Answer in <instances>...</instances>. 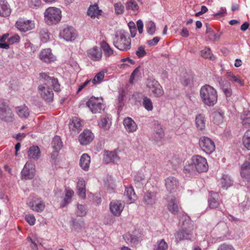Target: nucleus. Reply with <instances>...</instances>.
Returning a JSON list of instances; mask_svg holds the SVG:
<instances>
[{
	"mask_svg": "<svg viewBox=\"0 0 250 250\" xmlns=\"http://www.w3.org/2000/svg\"><path fill=\"white\" fill-rule=\"evenodd\" d=\"M208 169L207 159L199 155L193 156L190 163L186 164L184 167V172L186 175H193L195 172L202 173L206 172Z\"/></svg>",
	"mask_w": 250,
	"mask_h": 250,
	"instance_id": "f257e3e1",
	"label": "nucleus"
},
{
	"mask_svg": "<svg viewBox=\"0 0 250 250\" xmlns=\"http://www.w3.org/2000/svg\"><path fill=\"white\" fill-rule=\"evenodd\" d=\"M200 97L202 103L208 106H213L217 102V92L209 84H205L201 87Z\"/></svg>",
	"mask_w": 250,
	"mask_h": 250,
	"instance_id": "f03ea898",
	"label": "nucleus"
},
{
	"mask_svg": "<svg viewBox=\"0 0 250 250\" xmlns=\"http://www.w3.org/2000/svg\"><path fill=\"white\" fill-rule=\"evenodd\" d=\"M113 43L114 46L122 51H126L131 48V39L127 31L119 30L116 31Z\"/></svg>",
	"mask_w": 250,
	"mask_h": 250,
	"instance_id": "7ed1b4c3",
	"label": "nucleus"
},
{
	"mask_svg": "<svg viewBox=\"0 0 250 250\" xmlns=\"http://www.w3.org/2000/svg\"><path fill=\"white\" fill-rule=\"evenodd\" d=\"M44 16L45 21L47 24H55L61 21L62 12L59 8L50 7L45 10Z\"/></svg>",
	"mask_w": 250,
	"mask_h": 250,
	"instance_id": "20e7f679",
	"label": "nucleus"
},
{
	"mask_svg": "<svg viewBox=\"0 0 250 250\" xmlns=\"http://www.w3.org/2000/svg\"><path fill=\"white\" fill-rule=\"evenodd\" d=\"M146 87L150 95L154 97H160L164 94V90L161 84L154 79H147Z\"/></svg>",
	"mask_w": 250,
	"mask_h": 250,
	"instance_id": "39448f33",
	"label": "nucleus"
},
{
	"mask_svg": "<svg viewBox=\"0 0 250 250\" xmlns=\"http://www.w3.org/2000/svg\"><path fill=\"white\" fill-rule=\"evenodd\" d=\"M86 105L92 113H101L104 109V105L103 104L102 99L91 97L86 102Z\"/></svg>",
	"mask_w": 250,
	"mask_h": 250,
	"instance_id": "423d86ee",
	"label": "nucleus"
},
{
	"mask_svg": "<svg viewBox=\"0 0 250 250\" xmlns=\"http://www.w3.org/2000/svg\"><path fill=\"white\" fill-rule=\"evenodd\" d=\"M0 119L6 122L13 121L14 114L9 105L5 102L0 101Z\"/></svg>",
	"mask_w": 250,
	"mask_h": 250,
	"instance_id": "0eeeda50",
	"label": "nucleus"
},
{
	"mask_svg": "<svg viewBox=\"0 0 250 250\" xmlns=\"http://www.w3.org/2000/svg\"><path fill=\"white\" fill-rule=\"evenodd\" d=\"M199 144L201 149L207 154H211L215 149L214 142L207 137H201L199 139Z\"/></svg>",
	"mask_w": 250,
	"mask_h": 250,
	"instance_id": "6e6552de",
	"label": "nucleus"
},
{
	"mask_svg": "<svg viewBox=\"0 0 250 250\" xmlns=\"http://www.w3.org/2000/svg\"><path fill=\"white\" fill-rule=\"evenodd\" d=\"M60 36L66 41L72 42L76 38L77 34L73 27L66 26L61 31Z\"/></svg>",
	"mask_w": 250,
	"mask_h": 250,
	"instance_id": "1a4fd4ad",
	"label": "nucleus"
},
{
	"mask_svg": "<svg viewBox=\"0 0 250 250\" xmlns=\"http://www.w3.org/2000/svg\"><path fill=\"white\" fill-rule=\"evenodd\" d=\"M30 208L36 212H42L45 207V203L40 197H34L28 203Z\"/></svg>",
	"mask_w": 250,
	"mask_h": 250,
	"instance_id": "9d476101",
	"label": "nucleus"
},
{
	"mask_svg": "<svg viewBox=\"0 0 250 250\" xmlns=\"http://www.w3.org/2000/svg\"><path fill=\"white\" fill-rule=\"evenodd\" d=\"M16 26L20 31L25 32L33 29L35 23L32 20L21 18L17 21Z\"/></svg>",
	"mask_w": 250,
	"mask_h": 250,
	"instance_id": "9b49d317",
	"label": "nucleus"
},
{
	"mask_svg": "<svg viewBox=\"0 0 250 250\" xmlns=\"http://www.w3.org/2000/svg\"><path fill=\"white\" fill-rule=\"evenodd\" d=\"M35 173V166L31 162H27L21 170V177L24 180L32 179Z\"/></svg>",
	"mask_w": 250,
	"mask_h": 250,
	"instance_id": "f8f14e48",
	"label": "nucleus"
},
{
	"mask_svg": "<svg viewBox=\"0 0 250 250\" xmlns=\"http://www.w3.org/2000/svg\"><path fill=\"white\" fill-rule=\"evenodd\" d=\"M192 229L193 228L188 229H182L176 231L174 234L175 242L178 243L181 241L191 239L193 234Z\"/></svg>",
	"mask_w": 250,
	"mask_h": 250,
	"instance_id": "ddd939ff",
	"label": "nucleus"
},
{
	"mask_svg": "<svg viewBox=\"0 0 250 250\" xmlns=\"http://www.w3.org/2000/svg\"><path fill=\"white\" fill-rule=\"evenodd\" d=\"M165 187L169 193L175 192L179 186L178 180L173 176H169L165 180Z\"/></svg>",
	"mask_w": 250,
	"mask_h": 250,
	"instance_id": "4468645a",
	"label": "nucleus"
},
{
	"mask_svg": "<svg viewBox=\"0 0 250 250\" xmlns=\"http://www.w3.org/2000/svg\"><path fill=\"white\" fill-rule=\"evenodd\" d=\"M124 207V202L120 200L112 201L109 206L110 211L116 216H119L121 215Z\"/></svg>",
	"mask_w": 250,
	"mask_h": 250,
	"instance_id": "2eb2a0df",
	"label": "nucleus"
},
{
	"mask_svg": "<svg viewBox=\"0 0 250 250\" xmlns=\"http://www.w3.org/2000/svg\"><path fill=\"white\" fill-rule=\"evenodd\" d=\"M38 89L40 94L45 101L50 102L53 100L54 93L51 88L40 85Z\"/></svg>",
	"mask_w": 250,
	"mask_h": 250,
	"instance_id": "dca6fc26",
	"label": "nucleus"
},
{
	"mask_svg": "<svg viewBox=\"0 0 250 250\" xmlns=\"http://www.w3.org/2000/svg\"><path fill=\"white\" fill-rule=\"evenodd\" d=\"M40 75L41 78L46 82V83L51 84L53 86L55 91L59 92L60 91V85L57 79L49 76L46 73H41Z\"/></svg>",
	"mask_w": 250,
	"mask_h": 250,
	"instance_id": "f3484780",
	"label": "nucleus"
},
{
	"mask_svg": "<svg viewBox=\"0 0 250 250\" xmlns=\"http://www.w3.org/2000/svg\"><path fill=\"white\" fill-rule=\"evenodd\" d=\"M157 200L156 192L155 191H147L145 193L143 202V203L147 206L152 207L154 206Z\"/></svg>",
	"mask_w": 250,
	"mask_h": 250,
	"instance_id": "a211bd4d",
	"label": "nucleus"
},
{
	"mask_svg": "<svg viewBox=\"0 0 250 250\" xmlns=\"http://www.w3.org/2000/svg\"><path fill=\"white\" fill-rule=\"evenodd\" d=\"M39 58L42 62L51 63L56 60V57L52 54L50 48L43 49L39 54Z\"/></svg>",
	"mask_w": 250,
	"mask_h": 250,
	"instance_id": "6ab92c4d",
	"label": "nucleus"
},
{
	"mask_svg": "<svg viewBox=\"0 0 250 250\" xmlns=\"http://www.w3.org/2000/svg\"><path fill=\"white\" fill-rule=\"evenodd\" d=\"M94 138V135L89 130H84L79 137V141L82 145L89 144Z\"/></svg>",
	"mask_w": 250,
	"mask_h": 250,
	"instance_id": "aec40b11",
	"label": "nucleus"
},
{
	"mask_svg": "<svg viewBox=\"0 0 250 250\" xmlns=\"http://www.w3.org/2000/svg\"><path fill=\"white\" fill-rule=\"evenodd\" d=\"M87 55L89 58L94 61H99L102 58V52L101 49L95 46L87 51Z\"/></svg>",
	"mask_w": 250,
	"mask_h": 250,
	"instance_id": "412c9836",
	"label": "nucleus"
},
{
	"mask_svg": "<svg viewBox=\"0 0 250 250\" xmlns=\"http://www.w3.org/2000/svg\"><path fill=\"white\" fill-rule=\"evenodd\" d=\"M241 177L248 182H250V162L245 161L240 168Z\"/></svg>",
	"mask_w": 250,
	"mask_h": 250,
	"instance_id": "4be33fe9",
	"label": "nucleus"
},
{
	"mask_svg": "<svg viewBox=\"0 0 250 250\" xmlns=\"http://www.w3.org/2000/svg\"><path fill=\"white\" fill-rule=\"evenodd\" d=\"M216 81L219 83L226 96L230 97L232 94V90L229 83L226 81L224 80L221 77H218L216 78Z\"/></svg>",
	"mask_w": 250,
	"mask_h": 250,
	"instance_id": "5701e85b",
	"label": "nucleus"
},
{
	"mask_svg": "<svg viewBox=\"0 0 250 250\" xmlns=\"http://www.w3.org/2000/svg\"><path fill=\"white\" fill-rule=\"evenodd\" d=\"M136 232L137 231H135L133 234L127 233L124 235V239L126 243L136 245L139 243L141 235H136Z\"/></svg>",
	"mask_w": 250,
	"mask_h": 250,
	"instance_id": "b1692460",
	"label": "nucleus"
},
{
	"mask_svg": "<svg viewBox=\"0 0 250 250\" xmlns=\"http://www.w3.org/2000/svg\"><path fill=\"white\" fill-rule=\"evenodd\" d=\"M11 9L6 0H0V16L7 17L10 16Z\"/></svg>",
	"mask_w": 250,
	"mask_h": 250,
	"instance_id": "393cba45",
	"label": "nucleus"
},
{
	"mask_svg": "<svg viewBox=\"0 0 250 250\" xmlns=\"http://www.w3.org/2000/svg\"><path fill=\"white\" fill-rule=\"evenodd\" d=\"M164 136V132L161 126L158 125L155 127L154 132L152 137V139L157 144H159L163 139Z\"/></svg>",
	"mask_w": 250,
	"mask_h": 250,
	"instance_id": "a878e982",
	"label": "nucleus"
},
{
	"mask_svg": "<svg viewBox=\"0 0 250 250\" xmlns=\"http://www.w3.org/2000/svg\"><path fill=\"white\" fill-rule=\"evenodd\" d=\"M125 129L129 132H133L137 129V126L135 122L130 117L125 118L123 121Z\"/></svg>",
	"mask_w": 250,
	"mask_h": 250,
	"instance_id": "bb28decb",
	"label": "nucleus"
},
{
	"mask_svg": "<svg viewBox=\"0 0 250 250\" xmlns=\"http://www.w3.org/2000/svg\"><path fill=\"white\" fill-rule=\"evenodd\" d=\"M28 157L30 159L37 160L41 156V151L37 146H33L29 148L27 152Z\"/></svg>",
	"mask_w": 250,
	"mask_h": 250,
	"instance_id": "cd10ccee",
	"label": "nucleus"
},
{
	"mask_svg": "<svg viewBox=\"0 0 250 250\" xmlns=\"http://www.w3.org/2000/svg\"><path fill=\"white\" fill-rule=\"evenodd\" d=\"M179 202L175 197H172L168 201L167 208L168 210L174 214H176L179 211Z\"/></svg>",
	"mask_w": 250,
	"mask_h": 250,
	"instance_id": "c85d7f7f",
	"label": "nucleus"
},
{
	"mask_svg": "<svg viewBox=\"0 0 250 250\" xmlns=\"http://www.w3.org/2000/svg\"><path fill=\"white\" fill-rule=\"evenodd\" d=\"M206 33L207 34L209 40L212 42H218L222 34L221 32H215L210 27H207Z\"/></svg>",
	"mask_w": 250,
	"mask_h": 250,
	"instance_id": "c756f323",
	"label": "nucleus"
},
{
	"mask_svg": "<svg viewBox=\"0 0 250 250\" xmlns=\"http://www.w3.org/2000/svg\"><path fill=\"white\" fill-rule=\"evenodd\" d=\"M125 196L127 198L126 200L127 204L132 203L137 199V196L131 186L125 187Z\"/></svg>",
	"mask_w": 250,
	"mask_h": 250,
	"instance_id": "7c9ffc66",
	"label": "nucleus"
},
{
	"mask_svg": "<svg viewBox=\"0 0 250 250\" xmlns=\"http://www.w3.org/2000/svg\"><path fill=\"white\" fill-rule=\"evenodd\" d=\"M16 112L19 117L21 119L27 118L30 114L28 107L25 105L16 107Z\"/></svg>",
	"mask_w": 250,
	"mask_h": 250,
	"instance_id": "2f4dec72",
	"label": "nucleus"
},
{
	"mask_svg": "<svg viewBox=\"0 0 250 250\" xmlns=\"http://www.w3.org/2000/svg\"><path fill=\"white\" fill-rule=\"evenodd\" d=\"M102 13V10L99 9L97 4L91 5L88 8L87 14L91 18H98Z\"/></svg>",
	"mask_w": 250,
	"mask_h": 250,
	"instance_id": "473e14b6",
	"label": "nucleus"
},
{
	"mask_svg": "<svg viewBox=\"0 0 250 250\" xmlns=\"http://www.w3.org/2000/svg\"><path fill=\"white\" fill-rule=\"evenodd\" d=\"M219 194L217 193H210L208 199V206L210 208H218L220 205L218 201Z\"/></svg>",
	"mask_w": 250,
	"mask_h": 250,
	"instance_id": "72a5a7b5",
	"label": "nucleus"
},
{
	"mask_svg": "<svg viewBox=\"0 0 250 250\" xmlns=\"http://www.w3.org/2000/svg\"><path fill=\"white\" fill-rule=\"evenodd\" d=\"M90 163V157L86 153L83 154L80 160V165L82 168L85 171L88 170Z\"/></svg>",
	"mask_w": 250,
	"mask_h": 250,
	"instance_id": "f704fd0d",
	"label": "nucleus"
},
{
	"mask_svg": "<svg viewBox=\"0 0 250 250\" xmlns=\"http://www.w3.org/2000/svg\"><path fill=\"white\" fill-rule=\"evenodd\" d=\"M101 47L105 57L109 58L114 55V50L106 42L102 41L101 43Z\"/></svg>",
	"mask_w": 250,
	"mask_h": 250,
	"instance_id": "c9c22d12",
	"label": "nucleus"
},
{
	"mask_svg": "<svg viewBox=\"0 0 250 250\" xmlns=\"http://www.w3.org/2000/svg\"><path fill=\"white\" fill-rule=\"evenodd\" d=\"M104 160L106 163H116L119 160V157L115 151H109L104 155Z\"/></svg>",
	"mask_w": 250,
	"mask_h": 250,
	"instance_id": "e433bc0d",
	"label": "nucleus"
},
{
	"mask_svg": "<svg viewBox=\"0 0 250 250\" xmlns=\"http://www.w3.org/2000/svg\"><path fill=\"white\" fill-rule=\"evenodd\" d=\"M206 120L204 115L199 114L195 118V125L198 130H202L205 129Z\"/></svg>",
	"mask_w": 250,
	"mask_h": 250,
	"instance_id": "4c0bfd02",
	"label": "nucleus"
},
{
	"mask_svg": "<svg viewBox=\"0 0 250 250\" xmlns=\"http://www.w3.org/2000/svg\"><path fill=\"white\" fill-rule=\"evenodd\" d=\"M77 193L78 195L82 198L84 199L85 197V181L83 179L79 180L77 185Z\"/></svg>",
	"mask_w": 250,
	"mask_h": 250,
	"instance_id": "58836bf2",
	"label": "nucleus"
},
{
	"mask_svg": "<svg viewBox=\"0 0 250 250\" xmlns=\"http://www.w3.org/2000/svg\"><path fill=\"white\" fill-rule=\"evenodd\" d=\"M98 125L101 128L107 130L110 127L111 121L108 117L103 116L100 118Z\"/></svg>",
	"mask_w": 250,
	"mask_h": 250,
	"instance_id": "ea45409f",
	"label": "nucleus"
},
{
	"mask_svg": "<svg viewBox=\"0 0 250 250\" xmlns=\"http://www.w3.org/2000/svg\"><path fill=\"white\" fill-rule=\"evenodd\" d=\"M82 126V121L76 117L73 118L72 123L69 124V128L73 130L75 132H77L81 130Z\"/></svg>",
	"mask_w": 250,
	"mask_h": 250,
	"instance_id": "a19ab883",
	"label": "nucleus"
},
{
	"mask_svg": "<svg viewBox=\"0 0 250 250\" xmlns=\"http://www.w3.org/2000/svg\"><path fill=\"white\" fill-rule=\"evenodd\" d=\"M65 197L63 200L62 204L61 207H64L66 205H67L68 203H70L71 201V198L74 194L73 191L68 188H66L65 189Z\"/></svg>",
	"mask_w": 250,
	"mask_h": 250,
	"instance_id": "79ce46f5",
	"label": "nucleus"
},
{
	"mask_svg": "<svg viewBox=\"0 0 250 250\" xmlns=\"http://www.w3.org/2000/svg\"><path fill=\"white\" fill-rule=\"evenodd\" d=\"M222 188L224 189H227L232 185V181L228 175H223L221 179Z\"/></svg>",
	"mask_w": 250,
	"mask_h": 250,
	"instance_id": "37998d69",
	"label": "nucleus"
},
{
	"mask_svg": "<svg viewBox=\"0 0 250 250\" xmlns=\"http://www.w3.org/2000/svg\"><path fill=\"white\" fill-rule=\"evenodd\" d=\"M224 113L221 110L218 111L213 114V122L217 125H219L223 123Z\"/></svg>",
	"mask_w": 250,
	"mask_h": 250,
	"instance_id": "c03bdc74",
	"label": "nucleus"
},
{
	"mask_svg": "<svg viewBox=\"0 0 250 250\" xmlns=\"http://www.w3.org/2000/svg\"><path fill=\"white\" fill-rule=\"evenodd\" d=\"M168 244L163 239L158 240L154 245L153 250H167Z\"/></svg>",
	"mask_w": 250,
	"mask_h": 250,
	"instance_id": "a18cd8bd",
	"label": "nucleus"
},
{
	"mask_svg": "<svg viewBox=\"0 0 250 250\" xmlns=\"http://www.w3.org/2000/svg\"><path fill=\"white\" fill-rule=\"evenodd\" d=\"M142 105L148 111H151L153 109V103L151 100L147 97L144 96L142 99Z\"/></svg>",
	"mask_w": 250,
	"mask_h": 250,
	"instance_id": "49530a36",
	"label": "nucleus"
},
{
	"mask_svg": "<svg viewBox=\"0 0 250 250\" xmlns=\"http://www.w3.org/2000/svg\"><path fill=\"white\" fill-rule=\"evenodd\" d=\"M226 76L229 81L237 83L240 85H243V83L240 79V77L238 75H234L232 72H227L226 73Z\"/></svg>",
	"mask_w": 250,
	"mask_h": 250,
	"instance_id": "de8ad7c7",
	"label": "nucleus"
},
{
	"mask_svg": "<svg viewBox=\"0 0 250 250\" xmlns=\"http://www.w3.org/2000/svg\"><path fill=\"white\" fill-rule=\"evenodd\" d=\"M62 146V143L60 137L56 136L52 141V147L55 152H58Z\"/></svg>",
	"mask_w": 250,
	"mask_h": 250,
	"instance_id": "09e8293b",
	"label": "nucleus"
},
{
	"mask_svg": "<svg viewBox=\"0 0 250 250\" xmlns=\"http://www.w3.org/2000/svg\"><path fill=\"white\" fill-rule=\"evenodd\" d=\"M242 124L246 126H250V111L245 110L241 116Z\"/></svg>",
	"mask_w": 250,
	"mask_h": 250,
	"instance_id": "8fccbe9b",
	"label": "nucleus"
},
{
	"mask_svg": "<svg viewBox=\"0 0 250 250\" xmlns=\"http://www.w3.org/2000/svg\"><path fill=\"white\" fill-rule=\"evenodd\" d=\"M146 28L147 33L150 35L155 34L156 27L155 23L152 21H148L146 23Z\"/></svg>",
	"mask_w": 250,
	"mask_h": 250,
	"instance_id": "3c124183",
	"label": "nucleus"
},
{
	"mask_svg": "<svg viewBox=\"0 0 250 250\" xmlns=\"http://www.w3.org/2000/svg\"><path fill=\"white\" fill-rule=\"evenodd\" d=\"M125 8L126 10H130L134 12H137L139 7L135 0H130L126 2L125 4Z\"/></svg>",
	"mask_w": 250,
	"mask_h": 250,
	"instance_id": "603ef678",
	"label": "nucleus"
},
{
	"mask_svg": "<svg viewBox=\"0 0 250 250\" xmlns=\"http://www.w3.org/2000/svg\"><path fill=\"white\" fill-rule=\"evenodd\" d=\"M201 56L206 59H209L210 60H213L214 57L211 53V50L208 47H205L203 50H201Z\"/></svg>",
	"mask_w": 250,
	"mask_h": 250,
	"instance_id": "864d4df0",
	"label": "nucleus"
},
{
	"mask_svg": "<svg viewBox=\"0 0 250 250\" xmlns=\"http://www.w3.org/2000/svg\"><path fill=\"white\" fill-rule=\"evenodd\" d=\"M106 72V71H101L98 73L94 77V79L92 80V83L94 84H98L101 83L105 75V73Z\"/></svg>",
	"mask_w": 250,
	"mask_h": 250,
	"instance_id": "5fc2aeb1",
	"label": "nucleus"
},
{
	"mask_svg": "<svg viewBox=\"0 0 250 250\" xmlns=\"http://www.w3.org/2000/svg\"><path fill=\"white\" fill-rule=\"evenodd\" d=\"M243 143L244 146L250 150V129L246 132L243 138Z\"/></svg>",
	"mask_w": 250,
	"mask_h": 250,
	"instance_id": "6e6d98bb",
	"label": "nucleus"
},
{
	"mask_svg": "<svg viewBox=\"0 0 250 250\" xmlns=\"http://www.w3.org/2000/svg\"><path fill=\"white\" fill-rule=\"evenodd\" d=\"M86 212L87 209L84 205H78L77 209L76 212V213L77 216L81 217L83 216L86 215Z\"/></svg>",
	"mask_w": 250,
	"mask_h": 250,
	"instance_id": "4d7b16f0",
	"label": "nucleus"
},
{
	"mask_svg": "<svg viewBox=\"0 0 250 250\" xmlns=\"http://www.w3.org/2000/svg\"><path fill=\"white\" fill-rule=\"evenodd\" d=\"M140 66L137 67L133 70V71L131 73L129 79V83H133L135 79L138 78L140 76L141 73L140 72Z\"/></svg>",
	"mask_w": 250,
	"mask_h": 250,
	"instance_id": "13d9d810",
	"label": "nucleus"
},
{
	"mask_svg": "<svg viewBox=\"0 0 250 250\" xmlns=\"http://www.w3.org/2000/svg\"><path fill=\"white\" fill-rule=\"evenodd\" d=\"M115 13L117 15L123 14L124 12V6L121 2L115 3L114 4Z\"/></svg>",
	"mask_w": 250,
	"mask_h": 250,
	"instance_id": "bf43d9fd",
	"label": "nucleus"
},
{
	"mask_svg": "<svg viewBox=\"0 0 250 250\" xmlns=\"http://www.w3.org/2000/svg\"><path fill=\"white\" fill-rule=\"evenodd\" d=\"M40 36L41 40L43 42H46L49 38V33L46 29H42L40 30Z\"/></svg>",
	"mask_w": 250,
	"mask_h": 250,
	"instance_id": "052dcab7",
	"label": "nucleus"
},
{
	"mask_svg": "<svg viewBox=\"0 0 250 250\" xmlns=\"http://www.w3.org/2000/svg\"><path fill=\"white\" fill-rule=\"evenodd\" d=\"M20 41V37L17 34L11 36L7 39V42L10 44H13L15 43H18Z\"/></svg>",
	"mask_w": 250,
	"mask_h": 250,
	"instance_id": "680f3d73",
	"label": "nucleus"
},
{
	"mask_svg": "<svg viewBox=\"0 0 250 250\" xmlns=\"http://www.w3.org/2000/svg\"><path fill=\"white\" fill-rule=\"evenodd\" d=\"M84 222L82 220H79L78 221H74L73 223V229L77 231H79L81 228L84 227Z\"/></svg>",
	"mask_w": 250,
	"mask_h": 250,
	"instance_id": "e2e57ef3",
	"label": "nucleus"
},
{
	"mask_svg": "<svg viewBox=\"0 0 250 250\" xmlns=\"http://www.w3.org/2000/svg\"><path fill=\"white\" fill-rule=\"evenodd\" d=\"M28 3L30 7L37 8L41 5L42 1L41 0H28Z\"/></svg>",
	"mask_w": 250,
	"mask_h": 250,
	"instance_id": "0e129e2a",
	"label": "nucleus"
},
{
	"mask_svg": "<svg viewBox=\"0 0 250 250\" xmlns=\"http://www.w3.org/2000/svg\"><path fill=\"white\" fill-rule=\"evenodd\" d=\"M146 53L145 50V47L143 46H140L138 48L136 51V55L138 58H142L146 55Z\"/></svg>",
	"mask_w": 250,
	"mask_h": 250,
	"instance_id": "69168bd1",
	"label": "nucleus"
},
{
	"mask_svg": "<svg viewBox=\"0 0 250 250\" xmlns=\"http://www.w3.org/2000/svg\"><path fill=\"white\" fill-rule=\"evenodd\" d=\"M26 221L30 225H34L35 223L36 219L34 216L32 214H28L25 216Z\"/></svg>",
	"mask_w": 250,
	"mask_h": 250,
	"instance_id": "338daca9",
	"label": "nucleus"
},
{
	"mask_svg": "<svg viewBox=\"0 0 250 250\" xmlns=\"http://www.w3.org/2000/svg\"><path fill=\"white\" fill-rule=\"evenodd\" d=\"M217 250H235L231 245L223 244L221 245L218 247Z\"/></svg>",
	"mask_w": 250,
	"mask_h": 250,
	"instance_id": "774afa93",
	"label": "nucleus"
}]
</instances>
